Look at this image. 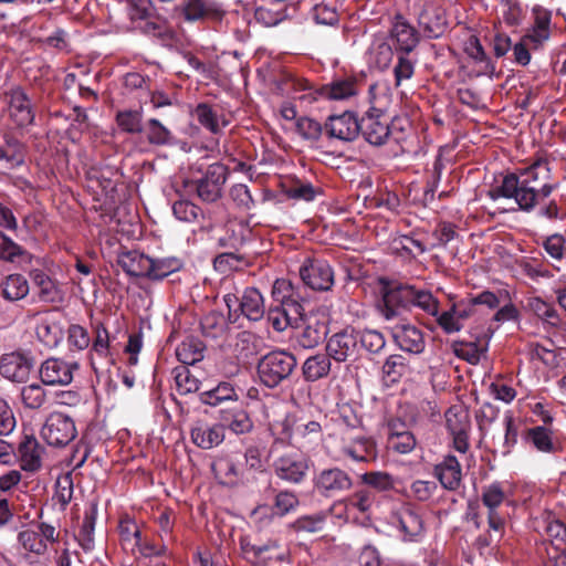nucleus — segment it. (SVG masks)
I'll list each match as a JSON object with an SVG mask.
<instances>
[{"instance_id": "7ed1b4c3", "label": "nucleus", "mask_w": 566, "mask_h": 566, "mask_svg": "<svg viewBox=\"0 0 566 566\" xmlns=\"http://www.w3.org/2000/svg\"><path fill=\"white\" fill-rule=\"evenodd\" d=\"M379 300L376 307L386 321L403 316L411 311V285L379 277Z\"/></svg>"}, {"instance_id": "bf43d9fd", "label": "nucleus", "mask_w": 566, "mask_h": 566, "mask_svg": "<svg viewBox=\"0 0 566 566\" xmlns=\"http://www.w3.org/2000/svg\"><path fill=\"white\" fill-rule=\"evenodd\" d=\"M428 411L434 413L436 405L432 403L431 401L422 400L418 405L408 402L400 405L397 413L403 418V421H406V423H409V426L412 427L421 420L422 413H426Z\"/></svg>"}, {"instance_id": "6e6552de", "label": "nucleus", "mask_w": 566, "mask_h": 566, "mask_svg": "<svg viewBox=\"0 0 566 566\" xmlns=\"http://www.w3.org/2000/svg\"><path fill=\"white\" fill-rule=\"evenodd\" d=\"M293 328V340L297 346L305 349L319 345L328 332L325 317L314 312H310L306 317L295 323Z\"/></svg>"}, {"instance_id": "1a4fd4ad", "label": "nucleus", "mask_w": 566, "mask_h": 566, "mask_svg": "<svg viewBox=\"0 0 566 566\" xmlns=\"http://www.w3.org/2000/svg\"><path fill=\"white\" fill-rule=\"evenodd\" d=\"M482 504L488 509V525L497 539H501L505 532V517L500 512V506L506 501L503 483L495 481L482 488Z\"/></svg>"}, {"instance_id": "5701e85b", "label": "nucleus", "mask_w": 566, "mask_h": 566, "mask_svg": "<svg viewBox=\"0 0 566 566\" xmlns=\"http://www.w3.org/2000/svg\"><path fill=\"white\" fill-rule=\"evenodd\" d=\"M218 419L219 424L223 427V432L228 428L235 434H245L254 427L252 418L241 402L220 408Z\"/></svg>"}, {"instance_id": "864d4df0", "label": "nucleus", "mask_w": 566, "mask_h": 566, "mask_svg": "<svg viewBox=\"0 0 566 566\" xmlns=\"http://www.w3.org/2000/svg\"><path fill=\"white\" fill-rule=\"evenodd\" d=\"M361 483L366 489L371 490L375 495L377 493H387L395 489L396 480L388 472L384 471H369L360 476Z\"/></svg>"}, {"instance_id": "6e6d98bb", "label": "nucleus", "mask_w": 566, "mask_h": 566, "mask_svg": "<svg viewBox=\"0 0 566 566\" xmlns=\"http://www.w3.org/2000/svg\"><path fill=\"white\" fill-rule=\"evenodd\" d=\"M327 516L325 512L302 515L290 524V528L295 533H318L324 530Z\"/></svg>"}, {"instance_id": "9b49d317", "label": "nucleus", "mask_w": 566, "mask_h": 566, "mask_svg": "<svg viewBox=\"0 0 566 566\" xmlns=\"http://www.w3.org/2000/svg\"><path fill=\"white\" fill-rule=\"evenodd\" d=\"M228 175L229 169L226 165L214 163L207 168L201 178L191 181V186L202 201L214 202L221 197Z\"/></svg>"}, {"instance_id": "2f4dec72", "label": "nucleus", "mask_w": 566, "mask_h": 566, "mask_svg": "<svg viewBox=\"0 0 566 566\" xmlns=\"http://www.w3.org/2000/svg\"><path fill=\"white\" fill-rule=\"evenodd\" d=\"M522 438L543 453H556L560 450V446L553 439V431L545 426L525 429Z\"/></svg>"}, {"instance_id": "e433bc0d", "label": "nucleus", "mask_w": 566, "mask_h": 566, "mask_svg": "<svg viewBox=\"0 0 566 566\" xmlns=\"http://www.w3.org/2000/svg\"><path fill=\"white\" fill-rule=\"evenodd\" d=\"M332 357L327 352L317 353L305 359L302 365V374L306 381L314 382L326 378L332 370Z\"/></svg>"}, {"instance_id": "a18cd8bd", "label": "nucleus", "mask_w": 566, "mask_h": 566, "mask_svg": "<svg viewBox=\"0 0 566 566\" xmlns=\"http://www.w3.org/2000/svg\"><path fill=\"white\" fill-rule=\"evenodd\" d=\"M409 371V360L400 354H394L388 356L382 365V379L387 386H392L398 384Z\"/></svg>"}, {"instance_id": "58836bf2", "label": "nucleus", "mask_w": 566, "mask_h": 566, "mask_svg": "<svg viewBox=\"0 0 566 566\" xmlns=\"http://www.w3.org/2000/svg\"><path fill=\"white\" fill-rule=\"evenodd\" d=\"M281 187L282 192L287 198L298 201H313L321 193V188L314 187L312 182L297 177L287 178Z\"/></svg>"}, {"instance_id": "f8f14e48", "label": "nucleus", "mask_w": 566, "mask_h": 566, "mask_svg": "<svg viewBox=\"0 0 566 566\" xmlns=\"http://www.w3.org/2000/svg\"><path fill=\"white\" fill-rule=\"evenodd\" d=\"M175 13L188 23L202 22L206 20L220 22L226 11L221 3L216 0H182L175 8Z\"/></svg>"}, {"instance_id": "37998d69", "label": "nucleus", "mask_w": 566, "mask_h": 566, "mask_svg": "<svg viewBox=\"0 0 566 566\" xmlns=\"http://www.w3.org/2000/svg\"><path fill=\"white\" fill-rule=\"evenodd\" d=\"M98 513L96 502L90 503L84 512L82 525L80 527L76 539L84 552H91L94 548V530Z\"/></svg>"}, {"instance_id": "c03bdc74", "label": "nucleus", "mask_w": 566, "mask_h": 566, "mask_svg": "<svg viewBox=\"0 0 566 566\" xmlns=\"http://www.w3.org/2000/svg\"><path fill=\"white\" fill-rule=\"evenodd\" d=\"M206 345L195 336L186 337L176 348V356L181 366L193 365L205 357Z\"/></svg>"}, {"instance_id": "f03ea898", "label": "nucleus", "mask_w": 566, "mask_h": 566, "mask_svg": "<svg viewBox=\"0 0 566 566\" xmlns=\"http://www.w3.org/2000/svg\"><path fill=\"white\" fill-rule=\"evenodd\" d=\"M296 366L297 359L292 353L275 349L259 359L256 374L261 385L275 389L291 380Z\"/></svg>"}, {"instance_id": "0eeeda50", "label": "nucleus", "mask_w": 566, "mask_h": 566, "mask_svg": "<svg viewBox=\"0 0 566 566\" xmlns=\"http://www.w3.org/2000/svg\"><path fill=\"white\" fill-rule=\"evenodd\" d=\"M41 436L49 446L62 448L76 438L77 429L71 417L55 411L45 419Z\"/></svg>"}, {"instance_id": "b1692460", "label": "nucleus", "mask_w": 566, "mask_h": 566, "mask_svg": "<svg viewBox=\"0 0 566 566\" xmlns=\"http://www.w3.org/2000/svg\"><path fill=\"white\" fill-rule=\"evenodd\" d=\"M390 39L395 52L405 54H410L420 41L418 31L401 14L395 17V22L390 29Z\"/></svg>"}, {"instance_id": "4c0bfd02", "label": "nucleus", "mask_w": 566, "mask_h": 566, "mask_svg": "<svg viewBox=\"0 0 566 566\" xmlns=\"http://www.w3.org/2000/svg\"><path fill=\"white\" fill-rule=\"evenodd\" d=\"M192 116L213 135L220 134L229 125V120L208 103H199L192 111Z\"/></svg>"}, {"instance_id": "0e129e2a", "label": "nucleus", "mask_w": 566, "mask_h": 566, "mask_svg": "<svg viewBox=\"0 0 566 566\" xmlns=\"http://www.w3.org/2000/svg\"><path fill=\"white\" fill-rule=\"evenodd\" d=\"M18 541L22 545V547L31 553L36 555H43L48 545L43 538H41V534L35 530H24L18 534Z\"/></svg>"}, {"instance_id": "a19ab883", "label": "nucleus", "mask_w": 566, "mask_h": 566, "mask_svg": "<svg viewBox=\"0 0 566 566\" xmlns=\"http://www.w3.org/2000/svg\"><path fill=\"white\" fill-rule=\"evenodd\" d=\"M30 285L27 277L20 273L9 274L0 282V293L4 300L17 302L28 296Z\"/></svg>"}, {"instance_id": "052dcab7", "label": "nucleus", "mask_w": 566, "mask_h": 566, "mask_svg": "<svg viewBox=\"0 0 566 566\" xmlns=\"http://www.w3.org/2000/svg\"><path fill=\"white\" fill-rule=\"evenodd\" d=\"M527 308L538 318L552 326L559 324V315L555 307L541 297H531L527 302Z\"/></svg>"}, {"instance_id": "09e8293b", "label": "nucleus", "mask_w": 566, "mask_h": 566, "mask_svg": "<svg viewBox=\"0 0 566 566\" xmlns=\"http://www.w3.org/2000/svg\"><path fill=\"white\" fill-rule=\"evenodd\" d=\"M96 358L105 361L106 365L112 363L109 355V334L107 328L99 324L95 328V338L91 348L90 361L95 373L98 371Z\"/></svg>"}, {"instance_id": "39448f33", "label": "nucleus", "mask_w": 566, "mask_h": 566, "mask_svg": "<svg viewBox=\"0 0 566 566\" xmlns=\"http://www.w3.org/2000/svg\"><path fill=\"white\" fill-rule=\"evenodd\" d=\"M313 490L318 495L331 499L339 496L353 486L349 472L338 467L324 468L314 473Z\"/></svg>"}, {"instance_id": "680f3d73", "label": "nucleus", "mask_w": 566, "mask_h": 566, "mask_svg": "<svg viewBox=\"0 0 566 566\" xmlns=\"http://www.w3.org/2000/svg\"><path fill=\"white\" fill-rule=\"evenodd\" d=\"M357 342L359 345V354L363 349L370 354H377L385 348L386 340L384 335L375 329H357Z\"/></svg>"}, {"instance_id": "20e7f679", "label": "nucleus", "mask_w": 566, "mask_h": 566, "mask_svg": "<svg viewBox=\"0 0 566 566\" xmlns=\"http://www.w3.org/2000/svg\"><path fill=\"white\" fill-rule=\"evenodd\" d=\"M223 301L229 310V317H233L234 321L240 315L251 322H259L264 317V298L255 287H247L241 294L228 293L223 296Z\"/></svg>"}, {"instance_id": "4be33fe9", "label": "nucleus", "mask_w": 566, "mask_h": 566, "mask_svg": "<svg viewBox=\"0 0 566 566\" xmlns=\"http://www.w3.org/2000/svg\"><path fill=\"white\" fill-rule=\"evenodd\" d=\"M418 22L428 38L437 39L448 29L447 11L437 2H427L419 14Z\"/></svg>"}, {"instance_id": "bb28decb", "label": "nucleus", "mask_w": 566, "mask_h": 566, "mask_svg": "<svg viewBox=\"0 0 566 566\" xmlns=\"http://www.w3.org/2000/svg\"><path fill=\"white\" fill-rule=\"evenodd\" d=\"M342 452L356 462H373L378 457L375 439L367 436H355L344 440Z\"/></svg>"}, {"instance_id": "dca6fc26", "label": "nucleus", "mask_w": 566, "mask_h": 566, "mask_svg": "<svg viewBox=\"0 0 566 566\" xmlns=\"http://www.w3.org/2000/svg\"><path fill=\"white\" fill-rule=\"evenodd\" d=\"M33 366V358L23 350H13L0 356V375L10 382L27 384Z\"/></svg>"}, {"instance_id": "c85d7f7f", "label": "nucleus", "mask_w": 566, "mask_h": 566, "mask_svg": "<svg viewBox=\"0 0 566 566\" xmlns=\"http://www.w3.org/2000/svg\"><path fill=\"white\" fill-rule=\"evenodd\" d=\"M250 237L251 230L244 223L231 221L224 226L222 234L217 238V247L229 251H240Z\"/></svg>"}, {"instance_id": "a211bd4d", "label": "nucleus", "mask_w": 566, "mask_h": 566, "mask_svg": "<svg viewBox=\"0 0 566 566\" xmlns=\"http://www.w3.org/2000/svg\"><path fill=\"white\" fill-rule=\"evenodd\" d=\"M273 470L280 480L300 484L306 478L308 459L298 453H285L274 460Z\"/></svg>"}, {"instance_id": "603ef678", "label": "nucleus", "mask_w": 566, "mask_h": 566, "mask_svg": "<svg viewBox=\"0 0 566 566\" xmlns=\"http://www.w3.org/2000/svg\"><path fill=\"white\" fill-rule=\"evenodd\" d=\"M260 337L252 332L242 331L237 334L233 353L239 360L247 361L258 353Z\"/></svg>"}, {"instance_id": "393cba45", "label": "nucleus", "mask_w": 566, "mask_h": 566, "mask_svg": "<svg viewBox=\"0 0 566 566\" xmlns=\"http://www.w3.org/2000/svg\"><path fill=\"white\" fill-rule=\"evenodd\" d=\"M391 336L395 344L403 352L420 354L424 350L426 342L423 333L412 324L401 323L395 325L391 327Z\"/></svg>"}, {"instance_id": "c9c22d12", "label": "nucleus", "mask_w": 566, "mask_h": 566, "mask_svg": "<svg viewBox=\"0 0 566 566\" xmlns=\"http://www.w3.org/2000/svg\"><path fill=\"white\" fill-rule=\"evenodd\" d=\"M191 441L199 448L209 450L212 449L224 440L223 427L219 423L212 426L198 424L191 429Z\"/></svg>"}, {"instance_id": "4468645a", "label": "nucleus", "mask_w": 566, "mask_h": 566, "mask_svg": "<svg viewBox=\"0 0 566 566\" xmlns=\"http://www.w3.org/2000/svg\"><path fill=\"white\" fill-rule=\"evenodd\" d=\"M391 524L395 526L402 541L419 542L424 533V522L419 509L410 504L401 505L391 514Z\"/></svg>"}, {"instance_id": "473e14b6", "label": "nucleus", "mask_w": 566, "mask_h": 566, "mask_svg": "<svg viewBox=\"0 0 566 566\" xmlns=\"http://www.w3.org/2000/svg\"><path fill=\"white\" fill-rule=\"evenodd\" d=\"M316 98L342 101L357 94V81L353 77L335 80L315 91Z\"/></svg>"}, {"instance_id": "79ce46f5", "label": "nucleus", "mask_w": 566, "mask_h": 566, "mask_svg": "<svg viewBox=\"0 0 566 566\" xmlns=\"http://www.w3.org/2000/svg\"><path fill=\"white\" fill-rule=\"evenodd\" d=\"M115 123L120 132L129 135L142 134L144 130V109L125 108L116 112Z\"/></svg>"}, {"instance_id": "f704fd0d", "label": "nucleus", "mask_w": 566, "mask_h": 566, "mask_svg": "<svg viewBox=\"0 0 566 566\" xmlns=\"http://www.w3.org/2000/svg\"><path fill=\"white\" fill-rule=\"evenodd\" d=\"M144 135L147 143L155 147H169L176 145V136L157 118H149L144 125Z\"/></svg>"}, {"instance_id": "49530a36", "label": "nucleus", "mask_w": 566, "mask_h": 566, "mask_svg": "<svg viewBox=\"0 0 566 566\" xmlns=\"http://www.w3.org/2000/svg\"><path fill=\"white\" fill-rule=\"evenodd\" d=\"M20 401L22 406L31 411H38L46 408L49 403L48 392L42 382H32L21 387Z\"/></svg>"}, {"instance_id": "7c9ffc66", "label": "nucleus", "mask_w": 566, "mask_h": 566, "mask_svg": "<svg viewBox=\"0 0 566 566\" xmlns=\"http://www.w3.org/2000/svg\"><path fill=\"white\" fill-rule=\"evenodd\" d=\"M117 264L130 276L148 279L151 258L138 250H129L118 254Z\"/></svg>"}, {"instance_id": "13d9d810", "label": "nucleus", "mask_w": 566, "mask_h": 566, "mask_svg": "<svg viewBox=\"0 0 566 566\" xmlns=\"http://www.w3.org/2000/svg\"><path fill=\"white\" fill-rule=\"evenodd\" d=\"M172 375L179 395H188L199 390L200 380L191 374L188 366L175 367Z\"/></svg>"}, {"instance_id": "423d86ee", "label": "nucleus", "mask_w": 566, "mask_h": 566, "mask_svg": "<svg viewBox=\"0 0 566 566\" xmlns=\"http://www.w3.org/2000/svg\"><path fill=\"white\" fill-rule=\"evenodd\" d=\"M272 295L275 301L280 302L279 308L287 319L297 323L308 315L302 303L298 287L290 280L277 279L273 284Z\"/></svg>"}, {"instance_id": "69168bd1", "label": "nucleus", "mask_w": 566, "mask_h": 566, "mask_svg": "<svg viewBox=\"0 0 566 566\" xmlns=\"http://www.w3.org/2000/svg\"><path fill=\"white\" fill-rule=\"evenodd\" d=\"M202 334L210 338H218L226 331V322L222 315L210 312L200 322Z\"/></svg>"}, {"instance_id": "9d476101", "label": "nucleus", "mask_w": 566, "mask_h": 566, "mask_svg": "<svg viewBox=\"0 0 566 566\" xmlns=\"http://www.w3.org/2000/svg\"><path fill=\"white\" fill-rule=\"evenodd\" d=\"M359 134L373 146H382L390 136L388 118L385 112L371 105L359 118Z\"/></svg>"}, {"instance_id": "ea45409f", "label": "nucleus", "mask_w": 566, "mask_h": 566, "mask_svg": "<svg viewBox=\"0 0 566 566\" xmlns=\"http://www.w3.org/2000/svg\"><path fill=\"white\" fill-rule=\"evenodd\" d=\"M323 437L322 424L316 420L306 422L300 420L295 423L296 448L300 450H311L321 441Z\"/></svg>"}, {"instance_id": "72a5a7b5", "label": "nucleus", "mask_w": 566, "mask_h": 566, "mask_svg": "<svg viewBox=\"0 0 566 566\" xmlns=\"http://www.w3.org/2000/svg\"><path fill=\"white\" fill-rule=\"evenodd\" d=\"M199 400L203 405L221 407L224 403H239V395L231 382L221 381L214 388L199 394Z\"/></svg>"}, {"instance_id": "f257e3e1", "label": "nucleus", "mask_w": 566, "mask_h": 566, "mask_svg": "<svg viewBox=\"0 0 566 566\" xmlns=\"http://www.w3.org/2000/svg\"><path fill=\"white\" fill-rule=\"evenodd\" d=\"M552 180L548 156L537 154L528 166L504 175L489 189L488 197L492 200L512 199L523 212L536 211L542 218L557 220L562 218L560 208L551 196L558 188V184Z\"/></svg>"}, {"instance_id": "412c9836", "label": "nucleus", "mask_w": 566, "mask_h": 566, "mask_svg": "<svg viewBox=\"0 0 566 566\" xmlns=\"http://www.w3.org/2000/svg\"><path fill=\"white\" fill-rule=\"evenodd\" d=\"M324 130L328 138L352 142L359 135V118L349 111L331 115L324 124Z\"/></svg>"}, {"instance_id": "3c124183", "label": "nucleus", "mask_w": 566, "mask_h": 566, "mask_svg": "<svg viewBox=\"0 0 566 566\" xmlns=\"http://www.w3.org/2000/svg\"><path fill=\"white\" fill-rule=\"evenodd\" d=\"M184 266L181 259L176 256L151 258V265L148 272V280L161 281L172 273L180 271Z\"/></svg>"}, {"instance_id": "2eb2a0df", "label": "nucleus", "mask_w": 566, "mask_h": 566, "mask_svg": "<svg viewBox=\"0 0 566 566\" xmlns=\"http://www.w3.org/2000/svg\"><path fill=\"white\" fill-rule=\"evenodd\" d=\"M325 350L336 363L355 361L359 358L357 329L345 327L326 342Z\"/></svg>"}, {"instance_id": "e2e57ef3", "label": "nucleus", "mask_w": 566, "mask_h": 566, "mask_svg": "<svg viewBox=\"0 0 566 566\" xmlns=\"http://www.w3.org/2000/svg\"><path fill=\"white\" fill-rule=\"evenodd\" d=\"M418 307L429 315L437 316L439 313V302L431 292L417 289L411 285V308Z\"/></svg>"}, {"instance_id": "f3484780", "label": "nucleus", "mask_w": 566, "mask_h": 566, "mask_svg": "<svg viewBox=\"0 0 566 566\" xmlns=\"http://www.w3.org/2000/svg\"><path fill=\"white\" fill-rule=\"evenodd\" d=\"M80 368L76 361H67L62 358L50 357L39 368L42 385L67 386L73 381V374Z\"/></svg>"}, {"instance_id": "de8ad7c7", "label": "nucleus", "mask_w": 566, "mask_h": 566, "mask_svg": "<svg viewBox=\"0 0 566 566\" xmlns=\"http://www.w3.org/2000/svg\"><path fill=\"white\" fill-rule=\"evenodd\" d=\"M33 284L39 289V300L44 303H54L60 298L56 282L41 269L30 271Z\"/></svg>"}, {"instance_id": "8fccbe9b", "label": "nucleus", "mask_w": 566, "mask_h": 566, "mask_svg": "<svg viewBox=\"0 0 566 566\" xmlns=\"http://www.w3.org/2000/svg\"><path fill=\"white\" fill-rule=\"evenodd\" d=\"M213 268L219 273H228L231 271H238L250 264L249 259L244 253L240 251H229L218 254L213 259Z\"/></svg>"}, {"instance_id": "aec40b11", "label": "nucleus", "mask_w": 566, "mask_h": 566, "mask_svg": "<svg viewBox=\"0 0 566 566\" xmlns=\"http://www.w3.org/2000/svg\"><path fill=\"white\" fill-rule=\"evenodd\" d=\"M7 96L9 98V117L19 128H24L34 123L35 112L32 102L21 86L12 87Z\"/></svg>"}, {"instance_id": "5fc2aeb1", "label": "nucleus", "mask_w": 566, "mask_h": 566, "mask_svg": "<svg viewBox=\"0 0 566 566\" xmlns=\"http://www.w3.org/2000/svg\"><path fill=\"white\" fill-rule=\"evenodd\" d=\"M395 48L384 39H377L369 49V63L378 70L389 67Z\"/></svg>"}, {"instance_id": "cd10ccee", "label": "nucleus", "mask_w": 566, "mask_h": 566, "mask_svg": "<svg viewBox=\"0 0 566 566\" xmlns=\"http://www.w3.org/2000/svg\"><path fill=\"white\" fill-rule=\"evenodd\" d=\"M44 448L33 436H24L18 447L20 468L27 472H36L42 468Z\"/></svg>"}, {"instance_id": "338daca9", "label": "nucleus", "mask_w": 566, "mask_h": 566, "mask_svg": "<svg viewBox=\"0 0 566 566\" xmlns=\"http://www.w3.org/2000/svg\"><path fill=\"white\" fill-rule=\"evenodd\" d=\"M446 426L450 433L470 430V417L468 411L458 407H451L446 412Z\"/></svg>"}, {"instance_id": "a878e982", "label": "nucleus", "mask_w": 566, "mask_h": 566, "mask_svg": "<svg viewBox=\"0 0 566 566\" xmlns=\"http://www.w3.org/2000/svg\"><path fill=\"white\" fill-rule=\"evenodd\" d=\"M432 475L448 491H457L462 482V467L453 454L444 455L433 465Z\"/></svg>"}, {"instance_id": "4d7b16f0", "label": "nucleus", "mask_w": 566, "mask_h": 566, "mask_svg": "<svg viewBox=\"0 0 566 566\" xmlns=\"http://www.w3.org/2000/svg\"><path fill=\"white\" fill-rule=\"evenodd\" d=\"M465 53L475 62L483 64L482 74L492 75L495 71V64L485 53L480 40L475 35H471L465 42Z\"/></svg>"}, {"instance_id": "ddd939ff", "label": "nucleus", "mask_w": 566, "mask_h": 566, "mask_svg": "<svg viewBox=\"0 0 566 566\" xmlns=\"http://www.w3.org/2000/svg\"><path fill=\"white\" fill-rule=\"evenodd\" d=\"M303 283L314 291H328L334 285V271L331 264L321 258L307 256L300 266Z\"/></svg>"}, {"instance_id": "774afa93", "label": "nucleus", "mask_w": 566, "mask_h": 566, "mask_svg": "<svg viewBox=\"0 0 566 566\" xmlns=\"http://www.w3.org/2000/svg\"><path fill=\"white\" fill-rule=\"evenodd\" d=\"M296 130L297 133L306 140L317 142L324 130V125L322 126L317 120L311 117H300L296 120Z\"/></svg>"}, {"instance_id": "6ab92c4d", "label": "nucleus", "mask_w": 566, "mask_h": 566, "mask_svg": "<svg viewBox=\"0 0 566 566\" xmlns=\"http://www.w3.org/2000/svg\"><path fill=\"white\" fill-rule=\"evenodd\" d=\"M552 18L553 12L549 9L541 4L533 6L531 10L532 23L524 35L534 50L542 48L551 39Z\"/></svg>"}, {"instance_id": "c756f323", "label": "nucleus", "mask_w": 566, "mask_h": 566, "mask_svg": "<svg viewBox=\"0 0 566 566\" xmlns=\"http://www.w3.org/2000/svg\"><path fill=\"white\" fill-rule=\"evenodd\" d=\"M27 149L22 142L12 135H4L0 144V165L6 169H15L24 165Z\"/></svg>"}]
</instances>
